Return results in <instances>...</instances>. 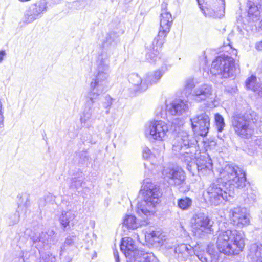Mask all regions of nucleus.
<instances>
[{"label": "nucleus", "mask_w": 262, "mask_h": 262, "mask_svg": "<svg viewBox=\"0 0 262 262\" xmlns=\"http://www.w3.org/2000/svg\"><path fill=\"white\" fill-rule=\"evenodd\" d=\"M111 51L103 49L99 53L96 60L97 73L95 78L93 79L90 84V89L87 94V100L80 117L81 124L89 127L95 119L99 117L102 111L98 105L95 104L98 97L105 91L108 87L110 76V60Z\"/></svg>", "instance_id": "obj_1"}, {"label": "nucleus", "mask_w": 262, "mask_h": 262, "mask_svg": "<svg viewBox=\"0 0 262 262\" xmlns=\"http://www.w3.org/2000/svg\"><path fill=\"white\" fill-rule=\"evenodd\" d=\"M142 187L144 199L138 203L136 212L143 220L139 222L135 216L127 215L123 224L128 229L134 230L147 224L146 219L155 213L156 205L159 202L160 193L158 186L152 183L149 179H146L143 181Z\"/></svg>", "instance_id": "obj_2"}, {"label": "nucleus", "mask_w": 262, "mask_h": 262, "mask_svg": "<svg viewBox=\"0 0 262 262\" xmlns=\"http://www.w3.org/2000/svg\"><path fill=\"white\" fill-rule=\"evenodd\" d=\"M246 115V117L238 115L233 117L232 125L236 133L242 138L249 139L254 134L252 124H255L262 133V121L257 113L249 111Z\"/></svg>", "instance_id": "obj_3"}, {"label": "nucleus", "mask_w": 262, "mask_h": 262, "mask_svg": "<svg viewBox=\"0 0 262 262\" xmlns=\"http://www.w3.org/2000/svg\"><path fill=\"white\" fill-rule=\"evenodd\" d=\"M120 249L124 253L127 262H157L158 259L152 253L145 252L137 248L130 237L123 238Z\"/></svg>", "instance_id": "obj_4"}, {"label": "nucleus", "mask_w": 262, "mask_h": 262, "mask_svg": "<svg viewBox=\"0 0 262 262\" xmlns=\"http://www.w3.org/2000/svg\"><path fill=\"white\" fill-rule=\"evenodd\" d=\"M195 149L189 150L184 154L180 152L181 159L187 164V169L192 172L195 169H197L199 172L203 173L205 171L211 170L212 167V161L208 157L201 156L196 159L194 155Z\"/></svg>", "instance_id": "obj_5"}, {"label": "nucleus", "mask_w": 262, "mask_h": 262, "mask_svg": "<svg viewBox=\"0 0 262 262\" xmlns=\"http://www.w3.org/2000/svg\"><path fill=\"white\" fill-rule=\"evenodd\" d=\"M169 127L162 120H154L147 123L145 129V135L149 139L164 141L167 137Z\"/></svg>", "instance_id": "obj_6"}, {"label": "nucleus", "mask_w": 262, "mask_h": 262, "mask_svg": "<svg viewBox=\"0 0 262 262\" xmlns=\"http://www.w3.org/2000/svg\"><path fill=\"white\" fill-rule=\"evenodd\" d=\"M192 231L194 236L201 237L205 234H210L213 231L209 218L204 213H199L191 219Z\"/></svg>", "instance_id": "obj_7"}, {"label": "nucleus", "mask_w": 262, "mask_h": 262, "mask_svg": "<svg viewBox=\"0 0 262 262\" xmlns=\"http://www.w3.org/2000/svg\"><path fill=\"white\" fill-rule=\"evenodd\" d=\"M167 3L163 2L161 4L162 13L161 14L160 27L155 41L161 45L165 42V38L170 31L172 22L171 14L167 11Z\"/></svg>", "instance_id": "obj_8"}, {"label": "nucleus", "mask_w": 262, "mask_h": 262, "mask_svg": "<svg viewBox=\"0 0 262 262\" xmlns=\"http://www.w3.org/2000/svg\"><path fill=\"white\" fill-rule=\"evenodd\" d=\"M197 143L196 139L184 130L178 132L173 142L172 150L176 152H181L188 148H195Z\"/></svg>", "instance_id": "obj_9"}, {"label": "nucleus", "mask_w": 262, "mask_h": 262, "mask_svg": "<svg viewBox=\"0 0 262 262\" xmlns=\"http://www.w3.org/2000/svg\"><path fill=\"white\" fill-rule=\"evenodd\" d=\"M162 175L164 180L171 186L180 187L185 183V172L181 168H164Z\"/></svg>", "instance_id": "obj_10"}, {"label": "nucleus", "mask_w": 262, "mask_h": 262, "mask_svg": "<svg viewBox=\"0 0 262 262\" xmlns=\"http://www.w3.org/2000/svg\"><path fill=\"white\" fill-rule=\"evenodd\" d=\"M199 7L205 17L217 18L221 17L224 14V0H215L214 3L206 4L203 6L202 0H196Z\"/></svg>", "instance_id": "obj_11"}, {"label": "nucleus", "mask_w": 262, "mask_h": 262, "mask_svg": "<svg viewBox=\"0 0 262 262\" xmlns=\"http://www.w3.org/2000/svg\"><path fill=\"white\" fill-rule=\"evenodd\" d=\"M210 74L222 78L229 77V57L228 55H220L212 63L210 69Z\"/></svg>", "instance_id": "obj_12"}, {"label": "nucleus", "mask_w": 262, "mask_h": 262, "mask_svg": "<svg viewBox=\"0 0 262 262\" xmlns=\"http://www.w3.org/2000/svg\"><path fill=\"white\" fill-rule=\"evenodd\" d=\"M190 121L194 132L202 137L207 136L209 129L210 118L205 112L198 113L190 119Z\"/></svg>", "instance_id": "obj_13"}, {"label": "nucleus", "mask_w": 262, "mask_h": 262, "mask_svg": "<svg viewBox=\"0 0 262 262\" xmlns=\"http://www.w3.org/2000/svg\"><path fill=\"white\" fill-rule=\"evenodd\" d=\"M47 9V3L45 0H40L39 2L31 4L25 13L23 22L26 24L33 23L41 17Z\"/></svg>", "instance_id": "obj_14"}, {"label": "nucleus", "mask_w": 262, "mask_h": 262, "mask_svg": "<svg viewBox=\"0 0 262 262\" xmlns=\"http://www.w3.org/2000/svg\"><path fill=\"white\" fill-rule=\"evenodd\" d=\"M230 224L235 228L241 229L250 223V214L244 207H237L230 211Z\"/></svg>", "instance_id": "obj_15"}, {"label": "nucleus", "mask_w": 262, "mask_h": 262, "mask_svg": "<svg viewBox=\"0 0 262 262\" xmlns=\"http://www.w3.org/2000/svg\"><path fill=\"white\" fill-rule=\"evenodd\" d=\"M245 235L241 230H230V254L238 255L245 245Z\"/></svg>", "instance_id": "obj_16"}, {"label": "nucleus", "mask_w": 262, "mask_h": 262, "mask_svg": "<svg viewBox=\"0 0 262 262\" xmlns=\"http://www.w3.org/2000/svg\"><path fill=\"white\" fill-rule=\"evenodd\" d=\"M229 190L223 191L220 187H218L215 184H211L208 188L207 193L209 195V200L214 205H217L223 201H227L229 196Z\"/></svg>", "instance_id": "obj_17"}, {"label": "nucleus", "mask_w": 262, "mask_h": 262, "mask_svg": "<svg viewBox=\"0 0 262 262\" xmlns=\"http://www.w3.org/2000/svg\"><path fill=\"white\" fill-rule=\"evenodd\" d=\"M166 114L180 116L186 113L188 109L187 102L181 99H175L169 103H166Z\"/></svg>", "instance_id": "obj_18"}, {"label": "nucleus", "mask_w": 262, "mask_h": 262, "mask_svg": "<svg viewBox=\"0 0 262 262\" xmlns=\"http://www.w3.org/2000/svg\"><path fill=\"white\" fill-rule=\"evenodd\" d=\"M246 177L244 171L236 165L230 167V189L231 186L242 188L245 186Z\"/></svg>", "instance_id": "obj_19"}, {"label": "nucleus", "mask_w": 262, "mask_h": 262, "mask_svg": "<svg viewBox=\"0 0 262 262\" xmlns=\"http://www.w3.org/2000/svg\"><path fill=\"white\" fill-rule=\"evenodd\" d=\"M213 92L211 85L204 83L196 85L192 91V96L195 101L201 102L211 98Z\"/></svg>", "instance_id": "obj_20"}, {"label": "nucleus", "mask_w": 262, "mask_h": 262, "mask_svg": "<svg viewBox=\"0 0 262 262\" xmlns=\"http://www.w3.org/2000/svg\"><path fill=\"white\" fill-rule=\"evenodd\" d=\"M228 230H221L220 231L217 240L216 242V246L219 251L220 253L219 256L224 255L225 256L229 255V235L228 234Z\"/></svg>", "instance_id": "obj_21"}, {"label": "nucleus", "mask_w": 262, "mask_h": 262, "mask_svg": "<svg viewBox=\"0 0 262 262\" xmlns=\"http://www.w3.org/2000/svg\"><path fill=\"white\" fill-rule=\"evenodd\" d=\"M176 257L180 261H186L189 257L195 254L193 248L190 245L182 244L174 249Z\"/></svg>", "instance_id": "obj_22"}, {"label": "nucleus", "mask_w": 262, "mask_h": 262, "mask_svg": "<svg viewBox=\"0 0 262 262\" xmlns=\"http://www.w3.org/2000/svg\"><path fill=\"white\" fill-rule=\"evenodd\" d=\"M32 239L34 243L41 242L46 245L55 244L58 241L56 233L53 229L42 232L38 236L33 237Z\"/></svg>", "instance_id": "obj_23"}, {"label": "nucleus", "mask_w": 262, "mask_h": 262, "mask_svg": "<svg viewBox=\"0 0 262 262\" xmlns=\"http://www.w3.org/2000/svg\"><path fill=\"white\" fill-rule=\"evenodd\" d=\"M167 70L166 66H162L157 70L147 73L144 78L145 84L147 85V88L158 83Z\"/></svg>", "instance_id": "obj_24"}, {"label": "nucleus", "mask_w": 262, "mask_h": 262, "mask_svg": "<svg viewBox=\"0 0 262 262\" xmlns=\"http://www.w3.org/2000/svg\"><path fill=\"white\" fill-rule=\"evenodd\" d=\"M145 238L147 242L155 246L162 245L166 239L164 233L161 230L147 232L145 235Z\"/></svg>", "instance_id": "obj_25"}, {"label": "nucleus", "mask_w": 262, "mask_h": 262, "mask_svg": "<svg viewBox=\"0 0 262 262\" xmlns=\"http://www.w3.org/2000/svg\"><path fill=\"white\" fill-rule=\"evenodd\" d=\"M248 257L253 262H262V244L254 243L250 246Z\"/></svg>", "instance_id": "obj_26"}, {"label": "nucleus", "mask_w": 262, "mask_h": 262, "mask_svg": "<svg viewBox=\"0 0 262 262\" xmlns=\"http://www.w3.org/2000/svg\"><path fill=\"white\" fill-rule=\"evenodd\" d=\"M246 86L258 96L262 97V82L258 81L255 76L252 75L245 82Z\"/></svg>", "instance_id": "obj_27"}, {"label": "nucleus", "mask_w": 262, "mask_h": 262, "mask_svg": "<svg viewBox=\"0 0 262 262\" xmlns=\"http://www.w3.org/2000/svg\"><path fill=\"white\" fill-rule=\"evenodd\" d=\"M248 8V16L249 19L253 22L259 20V6L257 3L253 0H249L247 4Z\"/></svg>", "instance_id": "obj_28"}, {"label": "nucleus", "mask_w": 262, "mask_h": 262, "mask_svg": "<svg viewBox=\"0 0 262 262\" xmlns=\"http://www.w3.org/2000/svg\"><path fill=\"white\" fill-rule=\"evenodd\" d=\"M235 55V58L230 57V79L234 78L240 73L239 65L237 57V50L233 48L230 45V54Z\"/></svg>", "instance_id": "obj_29"}, {"label": "nucleus", "mask_w": 262, "mask_h": 262, "mask_svg": "<svg viewBox=\"0 0 262 262\" xmlns=\"http://www.w3.org/2000/svg\"><path fill=\"white\" fill-rule=\"evenodd\" d=\"M157 38V36L155 38L152 46L150 47V48L148 49V51L146 55V59L147 61L150 63H152L155 62L158 58V55L159 54V50L160 48L163 45H160L156 43L155 41L156 39Z\"/></svg>", "instance_id": "obj_30"}, {"label": "nucleus", "mask_w": 262, "mask_h": 262, "mask_svg": "<svg viewBox=\"0 0 262 262\" xmlns=\"http://www.w3.org/2000/svg\"><path fill=\"white\" fill-rule=\"evenodd\" d=\"M129 81L133 85L137 86L136 90L143 92L147 89V85L145 84V80L142 81L138 74L132 73L129 76Z\"/></svg>", "instance_id": "obj_31"}, {"label": "nucleus", "mask_w": 262, "mask_h": 262, "mask_svg": "<svg viewBox=\"0 0 262 262\" xmlns=\"http://www.w3.org/2000/svg\"><path fill=\"white\" fill-rule=\"evenodd\" d=\"M75 214L71 211H63L60 215L59 221L62 227L65 229L69 225V223L75 218Z\"/></svg>", "instance_id": "obj_32"}, {"label": "nucleus", "mask_w": 262, "mask_h": 262, "mask_svg": "<svg viewBox=\"0 0 262 262\" xmlns=\"http://www.w3.org/2000/svg\"><path fill=\"white\" fill-rule=\"evenodd\" d=\"M83 182L82 173L81 172L78 174L77 177L73 178L71 180L70 187L72 189L78 190L82 186Z\"/></svg>", "instance_id": "obj_33"}, {"label": "nucleus", "mask_w": 262, "mask_h": 262, "mask_svg": "<svg viewBox=\"0 0 262 262\" xmlns=\"http://www.w3.org/2000/svg\"><path fill=\"white\" fill-rule=\"evenodd\" d=\"M192 201L189 197L185 196L178 200V206L182 210L188 209L192 205Z\"/></svg>", "instance_id": "obj_34"}, {"label": "nucleus", "mask_w": 262, "mask_h": 262, "mask_svg": "<svg viewBox=\"0 0 262 262\" xmlns=\"http://www.w3.org/2000/svg\"><path fill=\"white\" fill-rule=\"evenodd\" d=\"M74 243V240L72 237L69 236L68 237L64 243V244L60 248V256L61 259L62 258V256L63 255L65 251L68 250V247L72 246Z\"/></svg>", "instance_id": "obj_35"}, {"label": "nucleus", "mask_w": 262, "mask_h": 262, "mask_svg": "<svg viewBox=\"0 0 262 262\" xmlns=\"http://www.w3.org/2000/svg\"><path fill=\"white\" fill-rule=\"evenodd\" d=\"M39 262H56V259L52 253L48 252L41 254Z\"/></svg>", "instance_id": "obj_36"}, {"label": "nucleus", "mask_w": 262, "mask_h": 262, "mask_svg": "<svg viewBox=\"0 0 262 262\" xmlns=\"http://www.w3.org/2000/svg\"><path fill=\"white\" fill-rule=\"evenodd\" d=\"M215 122L218 132H222L225 126L223 117L219 114L215 115Z\"/></svg>", "instance_id": "obj_37"}, {"label": "nucleus", "mask_w": 262, "mask_h": 262, "mask_svg": "<svg viewBox=\"0 0 262 262\" xmlns=\"http://www.w3.org/2000/svg\"><path fill=\"white\" fill-rule=\"evenodd\" d=\"M229 169V167H228L227 165L220 172V179H222L223 182L225 183L229 182V173L228 171Z\"/></svg>", "instance_id": "obj_38"}, {"label": "nucleus", "mask_w": 262, "mask_h": 262, "mask_svg": "<svg viewBox=\"0 0 262 262\" xmlns=\"http://www.w3.org/2000/svg\"><path fill=\"white\" fill-rule=\"evenodd\" d=\"M196 86L194 85L192 79H188L185 82V90L186 93L191 94L192 95V91Z\"/></svg>", "instance_id": "obj_39"}, {"label": "nucleus", "mask_w": 262, "mask_h": 262, "mask_svg": "<svg viewBox=\"0 0 262 262\" xmlns=\"http://www.w3.org/2000/svg\"><path fill=\"white\" fill-rule=\"evenodd\" d=\"M114 100V99L111 98L109 95H106L105 97L104 101L103 102V106L104 108L107 109L106 111V114H108L110 113L109 108L112 105Z\"/></svg>", "instance_id": "obj_40"}, {"label": "nucleus", "mask_w": 262, "mask_h": 262, "mask_svg": "<svg viewBox=\"0 0 262 262\" xmlns=\"http://www.w3.org/2000/svg\"><path fill=\"white\" fill-rule=\"evenodd\" d=\"M20 215L19 212L16 211L14 214L10 215L9 217L8 224L10 225H13L17 223L19 221Z\"/></svg>", "instance_id": "obj_41"}, {"label": "nucleus", "mask_w": 262, "mask_h": 262, "mask_svg": "<svg viewBox=\"0 0 262 262\" xmlns=\"http://www.w3.org/2000/svg\"><path fill=\"white\" fill-rule=\"evenodd\" d=\"M77 156L79 158V162L84 164L89 161L90 157L85 151H80L77 154Z\"/></svg>", "instance_id": "obj_42"}, {"label": "nucleus", "mask_w": 262, "mask_h": 262, "mask_svg": "<svg viewBox=\"0 0 262 262\" xmlns=\"http://www.w3.org/2000/svg\"><path fill=\"white\" fill-rule=\"evenodd\" d=\"M258 193L257 191L252 189L251 187L247 189V199L249 201H255L257 199Z\"/></svg>", "instance_id": "obj_43"}, {"label": "nucleus", "mask_w": 262, "mask_h": 262, "mask_svg": "<svg viewBox=\"0 0 262 262\" xmlns=\"http://www.w3.org/2000/svg\"><path fill=\"white\" fill-rule=\"evenodd\" d=\"M152 156L150 150L148 147H144L143 150V157L145 159H149Z\"/></svg>", "instance_id": "obj_44"}, {"label": "nucleus", "mask_w": 262, "mask_h": 262, "mask_svg": "<svg viewBox=\"0 0 262 262\" xmlns=\"http://www.w3.org/2000/svg\"><path fill=\"white\" fill-rule=\"evenodd\" d=\"M254 144L255 146L258 147L259 148H262V138L261 137L258 138L255 137Z\"/></svg>", "instance_id": "obj_45"}, {"label": "nucleus", "mask_w": 262, "mask_h": 262, "mask_svg": "<svg viewBox=\"0 0 262 262\" xmlns=\"http://www.w3.org/2000/svg\"><path fill=\"white\" fill-rule=\"evenodd\" d=\"M47 198H41L38 200V206L39 208H42L46 205Z\"/></svg>", "instance_id": "obj_46"}, {"label": "nucleus", "mask_w": 262, "mask_h": 262, "mask_svg": "<svg viewBox=\"0 0 262 262\" xmlns=\"http://www.w3.org/2000/svg\"><path fill=\"white\" fill-rule=\"evenodd\" d=\"M254 47L257 51H262V40L256 42L255 44Z\"/></svg>", "instance_id": "obj_47"}, {"label": "nucleus", "mask_w": 262, "mask_h": 262, "mask_svg": "<svg viewBox=\"0 0 262 262\" xmlns=\"http://www.w3.org/2000/svg\"><path fill=\"white\" fill-rule=\"evenodd\" d=\"M6 53L5 51L1 50L0 51V63L2 62L4 59V57L6 56Z\"/></svg>", "instance_id": "obj_48"}, {"label": "nucleus", "mask_w": 262, "mask_h": 262, "mask_svg": "<svg viewBox=\"0 0 262 262\" xmlns=\"http://www.w3.org/2000/svg\"><path fill=\"white\" fill-rule=\"evenodd\" d=\"M114 256L116 262H120L119 259V253L117 251H114Z\"/></svg>", "instance_id": "obj_49"}, {"label": "nucleus", "mask_w": 262, "mask_h": 262, "mask_svg": "<svg viewBox=\"0 0 262 262\" xmlns=\"http://www.w3.org/2000/svg\"><path fill=\"white\" fill-rule=\"evenodd\" d=\"M177 123H178V127L183 124V122H182L181 120H179V119H175V120L172 122V125H176Z\"/></svg>", "instance_id": "obj_50"}, {"label": "nucleus", "mask_w": 262, "mask_h": 262, "mask_svg": "<svg viewBox=\"0 0 262 262\" xmlns=\"http://www.w3.org/2000/svg\"><path fill=\"white\" fill-rule=\"evenodd\" d=\"M72 260V257L70 256L65 257L63 260V262H70Z\"/></svg>", "instance_id": "obj_51"}, {"label": "nucleus", "mask_w": 262, "mask_h": 262, "mask_svg": "<svg viewBox=\"0 0 262 262\" xmlns=\"http://www.w3.org/2000/svg\"><path fill=\"white\" fill-rule=\"evenodd\" d=\"M198 257L202 262H207L206 258H203V257H200L199 255H198Z\"/></svg>", "instance_id": "obj_52"}, {"label": "nucleus", "mask_w": 262, "mask_h": 262, "mask_svg": "<svg viewBox=\"0 0 262 262\" xmlns=\"http://www.w3.org/2000/svg\"><path fill=\"white\" fill-rule=\"evenodd\" d=\"M257 27L260 29L261 30H262V17H261V20L258 23V25H257Z\"/></svg>", "instance_id": "obj_53"}, {"label": "nucleus", "mask_w": 262, "mask_h": 262, "mask_svg": "<svg viewBox=\"0 0 262 262\" xmlns=\"http://www.w3.org/2000/svg\"><path fill=\"white\" fill-rule=\"evenodd\" d=\"M54 3H59L61 0H53Z\"/></svg>", "instance_id": "obj_54"}, {"label": "nucleus", "mask_w": 262, "mask_h": 262, "mask_svg": "<svg viewBox=\"0 0 262 262\" xmlns=\"http://www.w3.org/2000/svg\"><path fill=\"white\" fill-rule=\"evenodd\" d=\"M166 114H165V115H164V116H163V115H162V114H161V117H162V118H164L165 117V116H166Z\"/></svg>", "instance_id": "obj_55"}, {"label": "nucleus", "mask_w": 262, "mask_h": 262, "mask_svg": "<svg viewBox=\"0 0 262 262\" xmlns=\"http://www.w3.org/2000/svg\"><path fill=\"white\" fill-rule=\"evenodd\" d=\"M208 249H209V251H210V246H208Z\"/></svg>", "instance_id": "obj_56"}, {"label": "nucleus", "mask_w": 262, "mask_h": 262, "mask_svg": "<svg viewBox=\"0 0 262 262\" xmlns=\"http://www.w3.org/2000/svg\"><path fill=\"white\" fill-rule=\"evenodd\" d=\"M174 130H176H176H177V127H175V126H174Z\"/></svg>", "instance_id": "obj_57"}, {"label": "nucleus", "mask_w": 262, "mask_h": 262, "mask_svg": "<svg viewBox=\"0 0 262 262\" xmlns=\"http://www.w3.org/2000/svg\"><path fill=\"white\" fill-rule=\"evenodd\" d=\"M146 165H147L146 163H144V166H145V167H146Z\"/></svg>", "instance_id": "obj_58"}]
</instances>
